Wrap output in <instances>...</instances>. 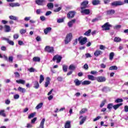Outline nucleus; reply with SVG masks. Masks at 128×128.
Listing matches in <instances>:
<instances>
[{
    "label": "nucleus",
    "instance_id": "nucleus-1",
    "mask_svg": "<svg viewBox=\"0 0 128 128\" xmlns=\"http://www.w3.org/2000/svg\"><path fill=\"white\" fill-rule=\"evenodd\" d=\"M124 4H128V0H124V2L120 0L114 1L111 3L110 5L112 6H124Z\"/></svg>",
    "mask_w": 128,
    "mask_h": 128
},
{
    "label": "nucleus",
    "instance_id": "nucleus-24",
    "mask_svg": "<svg viewBox=\"0 0 128 128\" xmlns=\"http://www.w3.org/2000/svg\"><path fill=\"white\" fill-rule=\"evenodd\" d=\"M32 60H33V62H40V58L38 57V56H35L33 58Z\"/></svg>",
    "mask_w": 128,
    "mask_h": 128
},
{
    "label": "nucleus",
    "instance_id": "nucleus-18",
    "mask_svg": "<svg viewBox=\"0 0 128 128\" xmlns=\"http://www.w3.org/2000/svg\"><path fill=\"white\" fill-rule=\"evenodd\" d=\"M106 12L108 16H112V14H114V12H116V11L114 10L111 9L108 10Z\"/></svg>",
    "mask_w": 128,
    "mask_h": 128
},
{
    "label": "nucleus",
    "instance_id": "nucleus-28",
    "mask_svg": "<svg viewBox=\"0 0 128 128\" xmlns=\"http://www.w3.org/2000/svg\"><path fill=\"white\" fill-rule=\"evenodd\" d=\"M34 88L36 89H38V88H40V84L38 81H35L34 82Z\"/></svg>",
    "mask_w": 128,
    "mask_h": 128
},
{
    "label": "nucleus",
    "instance_id": "nucleus-64",
    "mask_svg": "<svg viewBox=\"0 0 128 128\" xmlns=\"http://www.w3.org/2000/svg\"><path fill=\"white\" fill-rule=\"evenodd\" d=\"M124 112H128V106H124Z\"/></svg>",
    "mask_w": 128,
    "mask_h": 128
},
{
    "label": "nucleus",
    "instance_id": "nucleus-57",
    "mask_svg": "<svg viewBox=\"0 0 128 128\" xmlns=\"http://www.w3.org/2000/svg\"><path fill=\"white\" fill-rule=\"evenodd\" d=\"M18 44H19V46H24V42L22 41L18 40Z\"/></svg>",
    "mask_w": 128,
    "mask_h": 128
},
{
    "label": "nucleus",
    "instance_id": "nucleus-16",
    "mask_svg": "<svg viewBox=\"0 0 128 128\" xmlns=\"http://www.w3.org/2000/svg\"><path fill=\"white\" fill-rule=\"evenodd\" d=\"M101 54H102V52L100 50H96L94 52V56L96 57H98L99 56H100Z\"/></svg>",
    "mask_w": 128,
    "mask_h": 128
},
{
    "label": "nucleus",
    "instance_id": "nucleus-52",
    "mask_svg": "<svg viewBox=\"0 0 128 128\" xmlns=\"http://www.w3.org/2000/svg\"><path fill=\"white\" fill-rule=\"evenodd\" d=\"M36 13L37 14H42V10L40 9H38L36 10Z\"/></svg>",
    "mask_w": 128,
    "mask_h": 128
},
{
    "label": "nucleus",
    "instance_id": "nucleus-9",
    "mask_svg": "<svg viewBox=\"0 0 128 128\" xmlns=\"http://www.w3.org/2000/svg\"><path fill=\"white\" fill-rule=\"evenodd\" d=\"M96 80H98V82H106V79L104 76H98L96 78Z\"/></svg>",
    "mask_w": 128,
    "mask_h": 128
},
{
    "label": "nucleus",
    "instance_id": "nucleus-54",
    "mask_svg": "<svg viewBox=\"0 0 128 128\" xmlns=\"http://www.w3.org/2000/svg\"><path fill=\"white\" fill-rule=\"evenodd\" d=\"M104 104H106V100L102 102L101 104H100V108H102Z\"/></svg>",
    "mask_w": 128,
    "mask_h": 128
},
{
    "label": "nucleus",
    "instance_id": "nucleus-12",
    "mask_svg": "<svg viewBox=\"0 0 128 128\" xmlns=\"http://www.w3.org/2000/svg\"><path fill=\"white\" fill-rule=\"evenodd\" d=\"M4 28L5 32H10L12 30V29H10V26L8 25H5L4 26Z\"/></svg>",
    "mask_w": 128,
    "mask_h": 128
},
{
    "label": "nucleus",
    "instance_id": "nucleus-21",
    "mask_svg": "<svg viewBox=\"0 0 128 128\" xmlns=\"http://www.w3.org/2000/svg\"><path fill=\"white\" fill-rule=\"evenodd\" d=\"M72 126H70V121H66L65 123L64 128H70Z\"/></svg>",
    "mask_w": 128,
    "mask_h": 128
},
{
    "label": "nucleus",
    "instance_id": "nucleus-45",
    "mask_svg": "<svg viewBox=\"0 0 128 128\" xmlns=\"http://www.w3.org/2000/svg\"><path fill=\"white\" fill-rule=\"evenodd\" d=\"M28 72H36V69L34 68H28Z\"/></svg>",
    "mask_w": 128,
    "mask_h": 128
},
{
    "label": "nucleus",
    "instance_id": "nucleus-17",
    "mask_svg": "<svg viewBox=\"0 0 128 128\" xmlns=\"http://www.w3.org/2000/svg\"><path fill=\"white\" fill-rule=\"evenodd\" d=\"M18 92H21L22 94H24V92H26V88H22L20 86H19L18 88Z\"/></svg>",
    "mask_w": 128,
    "mask_h": 128
},
{
    "label": "nucleus",
    "instance_id": "nucleus-56",
    "mask_svg": "<svg viewBox=\"0 0 128 128\" xmlns=\"http://www.w3.org/2000/svg\"><path fill=\"white\" fill-rule=\"evenodd\" d=\"M8 60H9L10 62H12V61L14 60V58L12 56H9Z\"/></svg>",
    "mask_w": 128,
    "mask_h": 128
},
{
    "label": "nucleus",
    "instance_id": "nucleus-14",
    "mask_svg": "<svg viewBox=\"0 0 128 128\" xmlns=\"http://www.w3.org/2000/svg\"><path fill=\"white\" fill-rule=\"evenodd\" d=\"M81 12L82 14H90V9H82Z\"/></svg>",
    "mask_w": 128,
    "mask_h": 128
},
{
    "label": "nucleus",
    "instance_id": "nucleus-33",
    "mask_svg": "<svg viewBox=\"0 0 128 128\" xmlns=\"http://www.w3.org/2000/svg\"><path fill=\"white\" fill-rule=\"evenodd\" d=\"M114 108V104L112 103L108 104L107 105V108H108V110H110L111 108Z\"/></svg>",
    "mask_w": 128,
    "mask_h": 128
},
{
    "label": "nucleus",
    "instance_id": "nucleus-61",
    "mask_svg": "<svg viewBox=\"0 0 128 128\" xmlns=\"http://www.w3.org/2000/svg\"><path fill=\"white\" fill-rule=\"evenodd\" d=\"M84 70H88V65L86 64L84 66Z\"/></svg>",
    "mask_w": 128,
    "mask_h": 128
},
{
    "label": "nucleus",
    "instance_id": "nucleus-19",
    "mask_svg": "<svg viewBox=\"0 0 128 128\" xmlns=\"http://www.w3.org/2000/svg\"><path fill=\"white\" fill-rule=\"evenodd\" d=\"M122 106V103H120L118 104H116V105H114L113 106V108L115 110H118V108H120V106Z\"/></svg>",
    "mask_w": 128,
    "mask_h": 128
},
{
    "label": "nucleus",
    "instance_id": "nucleus-38",
    "mask_svg": "<svg viewBox=\"0 0 128 128\" xmlns=\"http://www.w3.org/2000/svg\"><path fill=\"white\" fill-rule=\"evenodd\" d=\"M92 4L94 6H96V4H100V1L98 0H94L92 2Z\"/></svg>",
    "mask_w": 128,
    "mask_h": 128
},
{
    "label": "nucleus",
    "instance_id": "nucleus-40",
    "mask_svg": "<svg viewBox=\"0 0 128 128\" xmlns=\"http://www.w3.org/2000/svg\"><path fill=\"white\" fill-rule=\"evenodd\" d=\"M88 112V109L84 108H82L80 112V114H84V112Z\"/></svg>",
    "mask_w": 128,
    "mask_h": 128
},
{
    "label": "nucleus",
    "instance_id": "nucleus-62",
    "mask_svg": "<svg viewBox=\"0 0 128 128\" xmlns=\"http://www.w3.org/2000/svg\"><path fill=\"white\" fill-rule=\"evenodd\" d=\"M57 22H58V24H60V22H64V19H62V18L58 19V20H57Z\"/></svg>",
    "mask_w": 128,
    "mask_h": 128
},
{
    "label": "nucleus",
    "instance_id": "nucleus-41",
    "mask_svg": "<svg viewBox=\"0 0 128 128\" xmlns=\"http://www.w3.org/2000/svg\"><path fill=\"white\" fill-rule=\"evenodd\" d=\"M69 70H76V66L74 64H71L69 66Z\"/></svg>",
    "mask_w": 128,
    "mask_h": 128
},
{
    "label": "nucleus",
    "instance_id": "nucleus-31",
    "mask_svg": "<svg viewBox=\"0 0 128 128\" xmlns=\"http://www.w3.org/2000/svg\"><path fill=\"white\" fill-rule=\"evenodd\" d=\"M90 32H92V30H89L84 33V36H90Z\"/></svg>",
    "mask_w": 128,
    "mask_h": 128
},
{
    "label": "nucleus",
    "instance_id": "nucleus-39",
    "mask_svg": "<svg viewBox=\"0 0 128 128\" xmlns=\"http://www.w3.org/2000/svg\"><path fill=\"white\" fill-rule=\"evenodd\" d=\"M113 28H114V30H120V28H121L122 25L118 24V25L114 26Z\"/></svg>",
    "mask_w": 128,
    "mask_h": 128
},
{
    "label": "nucleus",
    "instance_id": "nucleus-23",
    "mask_svg": "<svg viewBox=\"0 0 128 128\" xmlns=\"http://www.w3.org/2000/svg\"><path fill=\"white\" fill-rule=\"evenodd\" d=\"M50 77L46 78V80L45 82V88H48V84H50Z\"/></svg>",
    "mask_w": 128,
    "mask_h": 128
},
{
    "label": "nucleus",
    "instance_id": "nucleus-30",
    "mask_svg": "<svg viewBox=\"0 0 128 128\" xmlns=\"http://www.w3.org/2000/svg\"><path fill=\"white\" fill-rule=\"evenodd\" d=\"M88 78L90 80H96V78L92 75H88Z\"/></svg>",
    "mask_w": 128,
    "mask_h": 128
},
{
    "label": "nucleus",
    "instance_id": "nucleus-58",
    "mask_svg": "<svg viewBox=\"0 0 128 128\" xmlns=\"http://www.w3.org/2000/svg\"><path fill=\"white\" fill-rule=\"evenodd\" d=\"M101 116H98L96 118H94L93 121L94 122H96V120H100V118H101Z\"/></svg>",
    "mask_w": 128,
    "mask_h": 128
},
{
    "label": "nucleus",
    "instance_id": "nucleus-6",
    "mask_svg": "<svg viewBox=\"0 0 128 128\" xmlns=\"http://www.w3.org/2000/svg\"><path fill=\"white\" fill-rule=\"evenodd\" d=\"M88 1H84L82 3H81V10H84V8H88Z\"/></svg>",
    "mask_w": 128,
    "mask_h": 128
},
{
    "label": "nucleus",
    "instance_id": "nucleus-15",
    "mask_svg": "<svg viewBox=\"0 0 128 128\" xmlns=\"http://www.w3.org/2000/svg\"><path fill=\"white\" fill-rule=\"evenodd\" d=\"M46 122V118H44L42 119L40 123V126H39V128H44V122Z\"/></svg>",
    "mask_w": 128,
    "mask_h": 128
},
{
    "label": "nucleus",
    "instance_id": "nucleus-2",
    "mask_svg": "<svg viewBox=\"0 0 128 128\" xmlns=\"http://www.w3.org/2000/svg\"><path fill=\"white\" fill-rule=\"evenodd\" d=\"M78 40L81 46H84V44H86L88 42V38L86 37L82 38V36H80L78 38Z\"/></svg>",
    "mask_w": 128,
    "mask_h": 128
},
{
    "label": "nucleus",
    "instance_id": "nucleus-48",
    "mask_svg": "<svg viewBox=\"0 0 128 128\" xmlns=\"http://www.w3.org/2000/svg\"><path fill=\"white\" fill-rule=\"evenodd\" d=\"M62 10V7H59L57 8H56L54 10V12H60V10Z\"/></svg>",
    "mask_w": 128,
    "mask_h": 128
},
{
    "label": "nucleus",
    "instance_id": "nucleus-63",
    "mask_svg": "<svg viewBox=\"0 0 128 128\" xmlns=\"http://www.w3.org/2000/svg\"><path fill=\"white\" fill-rule=\"evenodd\" d=\"M32 18L30 16L29 17H26L24 20H25V22H28V20H30Z\"/></svg>",
    "mask_w": 128,
    "mask_h": 128
},
{
    "label": "nucleus",
    "instance_id": "nucleus-44",
    "mask_svg": "<svg viewBox=\"0 0 128 128\" xmlns=\"http://www.w3.org/2000/svg\"><path fill=\"white\" fill-rule=\"evenodd\" d=\"M124 102V100L122 98H118L115 100V102L116 104H118V102Z\"/></svg>",
    "mask_w": 128,
    "mask_h": 128
},
{
    "label": "nucleus",
    "instance_id": "nucleus-13",
    "mask_svg": "<svg viewBox=\"0 0 128 128\" xmlns=\"http://www.w3.org/2000/svg\"><path fill=\"white\" fill-rule=\"evenodd\" d=\"M82 81H80L78 78L75 79L74 80V84H75V86H80L82 84Z\"/></svg>",
    "mask_w": 128,
    "mask_h": 128
},
{
    "label": "nucleus",
    "instance_id": "nucleus-32",
    "mask_svg": "<svg viewBox=\"0 0 128 128\" xmlns=\"http://www.w3.org/2000/svg\"><path fill=\"white\" fill-rule=\"evenodd\" d=\"M118 70V66H112L109 68L110 70Z\"/></svg>",
    "mask_w": 128,
    "mask_h": 128
},
{
    "label": "nucleus",
    "instance_id": "nucleus-35",
    "mask_svg": "<svg viewBox=\"0 0 128 128\" xmlns=\"http://www.w3.org/2000/svg\"><path fill=\"white\" fill-rule=\"evenodd\" d=\"M44 80V77L43 75H40V81H39L40 84H42V82Z\"/></svg>",
    "mask_w": 128,
    "mask_h": 128
},
{
    "label": "nucleus",
    "instance_id": "nucleus-37",
    "mask_svg": "<svg viewBox=\"0 0 128 128\" xmlns=\"http://www.w3.org/2000/svg\"><path fill=\"white\" fill-rule=\"evenodd\" d=\"M0 116H4V118L6 116V114L4 113V110H0Z\"/></svg>",
    "mask_w": 128,
    "mask_h": 128
},
{
    "label": "nucleus",
    "instance_id": "nucleus-22",
    "mask_svg": "<svg viewBox=\"0 0 128 128\" xmlns=\"http://www.w3.org/2000/svg\"><path fill=\"white\" fill-rule=\"evenodd\" d=\"M50 30H52V28L48 27L44 30V32L45 34H48V32H50Z\"/></svg>",
    "mask_w": 128,
    "mask_h": 128
},
{
    "label": "nucleus",
    "instance_id": "nucleus-34",
    "mask_svg": "<svg viewBox=\"0 0 128 128\" xmlns=\"http://www.w3.org/2000/svg\"><path fill=\"white\" fill-rule=\"evenodd\" d=\"M114 42H122V38H120L119 37H115Z\"/></svg>",
    "mask_w": 128,
    "mask_h": 128
},
{
    "label": "nucleus",
    "instance_id": "nucleus-11",
    "mask_svg": "<svg viewBox=\"0 0 128 128\" xmlns=\"http://www.w3.org/2000/svg\"><path fill=\"white\" fill-rule=\"evenodd\" d=\"M75 14L76 12L74 11H71L68 14L67 17L68 18H74Z\"/></svg>",
    "mask_w": 128,
    "mask_h": 128
},
{
    "label": "nucleus",
    "instance_id": "nucleus-49",
    "mask_svg": "<svg viewBox=\"0 0 128 128\" xmlns=\"http://www.w3.org/2000/svg\"><path fill=\"white\" fill-rule=\"evenodd\" d=\"M32 123H28V124H27L26 128H32Z\"/></svg>",
    "mask_w": 128,
    "mask_h": 128
},
{
    "label": "nucleus",
    "instance_id": "nucleus-20",
    "mask_svg": "<svg viewBox=\"0 0 128 128\" xmlns=\"http://www.w3.org/2000/svg\"><path fill=\"white\" fill-rule=\"evenodd\" d=\"M76 19H74L69 22H68V26H69V28H72V24L76 22Z\"/></svg>",
    "mask_w": 128,
    "mask_h": 128
},
{
    "label": "nucleus",
    "instance_id": "nucleus-10",
    "mask_svg": "<svg viewBox=\"0 0 128 128\" xmlns=\"http://www.w3.org/2000/svg\"><path fill=\"white\" fill-rule=\"evenodd\" d=\"M45 50L48 52L52 54V52H54V48L52 47H50V46H46L45 48Z\"/></svg>",
    "mask_w": 128,
    "mask_h": 128
},
{
    "label": "nucleus",
    "instance_id": "nucleus-26",
    "mask_svg": "<svg viewBox=\"0 0 128 128\" xmlns=\"http://www.w3.org/2000/svg\"><path fill=\"white\" fill-rule=\"evenodd\" d=\"M92 82L88 80H84L82 82V86H87L88 84H90Z\"/></svg>",
    "mask_w": 128,
    "mask_h": 128
},
{
    "label": "nucleus",
    "instance_id": "nucleus-50",
    "mask_svg": "<svg viewBox=\"0 0 128 128\" xmlns=\"http://www.w3.org/2000/svg\"><path fill=\"white\" fill-rule=\"evenodd\" d=\"M7 42H8V44H10V46H14V43L13 42V41L10 40L8 41Z\"/></svg>",
    "mask_w": 128,
    "mask_h": 128
},
{
    "label": "nucleus",
    "instance_id": "nucleus-46",
    "mask_svg": "<svg viewBox=\"0 0 128 128\" xmlns=\"http://www.w3.org/2000/svg\"><path fill=\"white\" fill-rule=\"evenodd\" d=\"M36 116V112L32 113L28 116V118H34Z\"/></svg>",
    "mask_w": 128,
    "mask_h": 128
},
{
    "label": "nucleus",
    "instance_id": "nucleus-47",
    "mask_svg": "<svg viewBox=\"0 0 128 128\" xmlns=\"http://www.w3.org/2000/svg\"><path fill=\"white\" fill-rule=\"evenodd\" d=\"M26 30L24 29H22V30H20V33L21 34H26Z\"/></svg>",
    "mask_w": 128,
    "mask_h": 128
},
{
    "label": "nucleus",
    "instance_id": "nucleus-29",
    "mask_svg": "<svg viewBox=\"0 0 128 128\" xmlns=\"http://www.w3.org/2000/svg\"><path fill=\"white\" fill-rule=\"evenodd\" d=\"M114 52H110L109 55L110 60H114Z\"/></svg>",
    "mask_w": 128,
    "mask_h": 128
},
{
    "label": "nucleus",
    "instance_id": "nucleus-51",
    "mask_svg": "<svg viewBox=\"0 0 128 128\" xmlns=\"http://www.w3.org/2000/svg\"><path fill=\"white\" fill-rule=\"evenodd\" d=\"M14 100H18V98H20V95H18V94H16L15 95H14Z\"/></svg>",
    "mask_w": 128,
    "mask_h": 128
},
{
    "label": "nucleus",
    "instance_id": "nucleus-53",
    "mask_svg": "<svg viewBox=\"0 0 128 128\" xmlns=\"http://www.w3.org/2000/svg\"><path fill=\"white\" fill-rule=\"evenodd\" d=\"M14 74L15 76V78H19L20 77V73H18V72H14Z\"/></svg>",
    "mask_w": 128,
    "mask_h": 128
},
{
    "label": "nucleus",
    "instance_id": "nucleus-60",
    "mask_svg": "<svg viewBox=\"0 0 128 128\" xmlns=\"http://www.w3.org/2000/svg\"><path fill=\"white\" fill-rule=\"evenodd\" d=\"M40 20L42 21V22H44V20H46V17H44V16H41L40 17Z\"/></svg>",
    "mask_w": 128,
    "mask_h": 128
},
{
    "label": "nucleus",
    "instance_id": "nucleus-55",
    "mask_svg": "<svg viewBox=\"0 0 128 128\" xmlns=\"http://www.w3.org/2000/svg\"><path fill=\"white\" fill-rule=\"evenodd\" d=\"M100 49L104 50L106 49V46H103V45H100Z\"/></svg>",
    "mask_w": 128,
    "mask_h": 128
},
{
    "label": "nucleus",
    "instance_id": "nucleus-59",
    "mask_svg": "<svg viewBox=\"0 0 128 128\" xmlns=\"http://www.w3.org/2000/svg\"><path fill=\"white\" fill-rule=\"evenodd\" d=\"M19 36L18 34H14V40H18Z\"/></svg>",
    "mask_w": 128,
    "mask_h": 128
},
{
    "label": "nucleus",
    "instance_id": "nucleus-7",
    "mask_svg": "<svg viewBox=\"0 0 128 128\" xmlns=\"http://www.w3.org/2000/svg\"><path fill=\"white\" fill-rule=\"evenodd\" d=\"M36 2L38 6H44L46 4V0H36Z\"/></svg>",
    "mask_w": 128,
    "mask_h": 128
},
{
    "label": "nucleus",
    "instance_id": "nucleus-43",
    "mask_svg": "<svg viewBox=\"0 0 128 128\" xmlns=\"http://www.w3.org/2000/svg\"><path fill=\"white\" fill-rule=\"evenodd\" d=\"M62 70L64 72H68V66L66 65H63L62 66Z\"/></svg>",
    "mask_w": 128,
    "mask_h": 128
},
{
    "label": "nucleus",
    "instance_id": "nucleus-42",
    "mask_svg": "<svg viewBox=\"0 0 128 128\" xmlns=\"http://www.w3.org/2000/svg\"><path fill=\"white\" fill-rule=\"evenodd\" d=\"M47 6H48V8H54V4L48 3L47 4Z\"/></svg>",
    "mask_w": 128,
    "mask_h": 128
},
{
    "label": "nucleus",
    "instance_id": "nucleus-4",
    "mask_svg": "<svg viewBox=\"0 0 128 128\" xmlns=\"http://www.w3.org/2000/svg\"><path fill=\"white\" fill-rule=\"evenodd\" d=\"M72 33H70L66 35V38L64 40L66 44H68V42L72 40Z\"/></svg>",
    "mask_w": 128,
    "mask_h": 128
},
{
    "label": "nucleus",
    "instance_id": "nucleus-25",
    "mask_svg": "<svg viewBox=\"0 0 128 128\" xmlns=\"http://www.w3.org/2000/svg\"><path fill=\"white\" fill-rule=\"evenodd\" d=\"M17 84H26V80L20 79L19 80H16Z\"/></svg>",
    "mask_w": 128,
    "mask_h": 128
},
{
    "label": "nucleus",
    "instance_id": "nucleus-8",
    "mask_svg": "<svg viewBox=\"0 0 128 128\" xmlns=\"http://www.w3.org/2000/svg\"><path fill=\"white\" fill-rule=\"evenodd\" d=\"M80 120H81L80 122V126H82V124H84L86 120V116H85L84 117L83 116H81L79 118Z\"/></svg>",
    "mask_w": 128,
    "mask_h": 128
},
{
    "label": "nucleus",
    "instance_id": "nucleus-3",
    "mask_svg": "<svg viewBox=\"0 0 128 128\" xmlns=\"http://www.w3.org/2000/svg\"><path fill=\"white\" fill-rule=\"evenodd\" d=\"M112 24H110L108 22H106L102 26V28H103V30H110V28H112Z\"/></svg>",
    "mask_w": 128,
    "mask_h": 128
},
{
    "label": "nucleus",
    "instance_id": "nucleus-36",
    "mask_svg": "<svg viewBox=\"0 0 128 128\" xmlns=\"http://www.w3.org/2000/svg\"><path fill=\"white\" fill-rule=\"evenodd\" d=\"M9 18L10 20H18V17L14 16H9Z\"/></svg>",
    "mask_w": 128,
    "mask_h": 128
},
{
    "label": "nucleus",
    "instance_id": "nucleus-5",
    "mask_svg": "<svg viewBox=\"0 0 128 128\" xmlns=\"http://www.w3.org/2000/svg\"><path fill=\"white\" fill-rule=\"evenodd\" d=\"M62 56L59 55H56L54 56L52 60L54 62V60H56L57 64H58L60 62V60H62Z\"/></svg>",
    "mask_w": 128,
    "mask_h": 128
},
{
    "label": "nucleus",
    "instance_id": "nucleus-27",
    "mask_svg": "<svg viewBox=\"0 0 128 128\" xmlns=\"http://www.w3.org/2000/svg\"><path fill=\"white\" fill-rule=\"evenodd\" d=\"M42 106H44V103L40 102L39 103L36 107V110H40L41 108H42Z\"/></svg>",
    "mask_w": 128,
    "mask_h": 128
}]
</instances>
